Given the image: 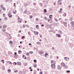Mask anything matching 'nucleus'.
<instances>
[{
    "mask_svg": "<svg viewBox=\"0 0 74 74\" xmlns=\"http://www.w3.org/2000/svg\"><path fill=\"white\" fill-rule=\"evenodd\" d=\"M52 69H55L56 67V65L55 64H52L51 65Z\"/></svg>",
    "mask_w": 74,
    "mask_h": 74,
    "instance_id": "obj_1",
    "label": "nucleus"
},
{
    "mask_svg": "<svg viewBox=\"0 0 74 74\" xmlns=\"http://www.w3.org/2000/svg\"><path fill=\"white\" fill-rule=\"evenodd\" d=\"M71 26L73 27L74 25V21H71Z\"/></svg>",
    "mask_w": 74,
    "mask_h": 74,
    "instance_id": "obj_2",
    "label": "nucleus"
},
{
    "mask_svg": "<svg viewBox=\"0 0 74 74\" xmlns=\"http://www.w3.org/2000/svg\"><path fill=\"white\" fill-rule=\"evenodd\" d=\"M35 34V35H38V32H35L34 31V32Z\"/></svg>",
    "mask_w": 74,
    "mask_h": 74,
    "instance_id": "obj_3",
    "label": "nucleus"
},
{
    "mask_svg": "<svg viewBox=\"0 0 74 74\" xmlns=\"http://www.w3.org/2000/svg\"><path fill=\"white\" fill-rule=\"evenodd\" d=\"M13 13L14 14H15L16 13V11L15 10H14L13 11Z\"/></svg>",
    "mask_w": 74,
    "mask_h": 74,
    "instance_id": "obj_4",
    "label": "nucleus"
},
{
    "mask_svg": "<svg viewBox=\"0 0 74 74\" xmlns=\"http://www.w3.org/2000/svg\"><path fill=\"white\" fill-rule=\"evenodd\" d=\"M58 70H60V69H61V67H60V65L58 66Z\"/></svg>",
    "mask_w": 74,
    "mask_h": 74,
    "instance_id": "obj_5",
    "label": "nucleus"
},
{
    "mask_svg": "<svg viewBox=\"0 0 74 74\" xmlns=\"http://www.w3.org/2000/svg\"><path fill=\"white\" fill-rule=\"evenodd\" d=\"M39 53H40V55H41V54H42L43 53H44V51H39Z\"/></svg>",
    "mask_w": 74,
    "mask_h": 74,
    "instance_id": "obj_6",
    "label": "nucleus"
},
{
    "mask_svg": "<svg viewBox=\"0 0 74 74\" xmlns=\"http://www.w3.org/2000/svg\"><path fill=\"white\" fill-rule=\"evenodd\" d=\"M17 65H20L21 66V62H18L17 63Z\"/></svg>",
    "mask_w": 74,
    "mask_h": 74,
    "instance_id": "obj_7",
    "label": "nucleus"
},
{
    "mask_svg": "<svg viewBox=\"0 0 74 74\" xmlns=\"http://www.w3.org/2000/svg\"><path fill=\"white\" fill-rule=\"evenodd\" d=\"M48 54L47 53H46L45 54V57H46V58H48Z\"/></svg>",
    "mask_w": 74,
    "mask_h": 74,
    "instance_id": "obj_8",
    "label": "nucleus"
},
{
    "mask_svg": "<svg viewBox=\"0 0 74 74\" xmlns=\"http://www.w3.org/2000/svg\"><path fill=\"white\" fill-rule=\"evenodd\" d=\"M61 65L62 66H65V64L63 62L61 63Z\"/></svg>",
    "mask_w": 74,
    "mask_h": 74,
    "instance_id": "obj_9",
    "label": "nucleus"
},
{
    "mask_svg": "<svg viewBox=\"0 0 74 74\" xmlns=\"http://www.w3.org/2000/svg\"><path fill=\"white\" fill-rule=\"evenodd\" d=\"M7 27V25H4L3 27V28L5 29Z\"/></svg>",
    "mask_w": 74,
    "mask_h": 74,
    "instance_id": "obj_10",
    "label": "nucleus"
},
{
    "mask_svg": "<svg viewBox=\"0 0 74 74\" xmlns=\"http://www.w3.org/2000/svg\"><path fill=\"white\" fill-rule=\"evenodd\" d=\"M18 53L19 54H21V53H22V51L21 50H19L18 51Z\"/></svg>",
    "mask_w": 74,
    "mask_h": 74,
    "instance_id": "obj_11",
    "label": "nucleus"
},
{
    "mask_svg": "<svg viewBox=\"0 0 74 74\" xmlns=\"http://www.w3.org/2000/svg\"><path fill=\"white\" fill-rule=\"evenodd\" d=\"M56 36H57L58 37H59L61 36V35H60L59 34H56Z\"/></svg>",
    "mask_w": 74,
    "mask_h": 74,
    "instance_id": "obj_12",
    "label": "nucleus"
},
{
    "mask_svg": "<svg viewBox=\"0 0 74 74\" xmlns=\"http://www.w3.org/2000/svg\"><path fill=\"white\" fill-rule=\"evenodd\" d=\"M34 67L36 68V67H37V65H36V64H34V65L33 66Z\"/></svg>",
    "mask_w": 74,
    "mask_h": 74,
    "instance_id": "obj_13",
    "label": "nucleus"
},
{
    "mask_svg": "<svg viewBox=\"0 0 74 74\" xmlns=\"http://www.w3.org/2000/svg\"><path fill=\"white\" fill-rule=\"evenodd\" d=\"M36 28L37 29H38V25H36Z\"/></svg>",
    "mask_w": 74,
    "mask_h": 74,
    "instance_id": "obj_14",
    "label": "nucleus"
},
{
    "mask_svg": "<svg viewBox=\"0 0 74 74\" xmlns=\"http://www.w3.org/2000/svg\"><path fill=\"white\" fill-rule=\"evenodd\" d=\"M55 62V61H53V60H51V63L52 64V63H54Z\"/></svg>",
    "mask_w": 74,
    "mask_h": 74,
    "instance_id": "obj_15",
    "label": "nucleus"
},
{
    "mask_svg": "<svg viewBox=\"0 0 74 74\" xmlns=\"http://www.w3.org/2000/svg\"><path fill=\"white\" fill-rule=\"evenodd\" d=\"M11 15V14L10 13V12H8V16H9L10 15Z\"/></svg>",
    "mask_w": 74,
    "mask_h": 74,
    "instance_id": "obj_16",
    "label": "nucleus"
},
{
    "mask_svg": "<svg viewBox=\"0 0 74 74\" xmlns=\"http://www.w3.org/2000/svg\"><path fill=\"white\" fill-rule=\"evenodd\" d=\"M9 43L10 44H12V41L11 40H10L9 41Z\"/></svg>",
    "mask_w": 74,
    "mask_h": 74,
    "instance_id": "obj_17",
    "label": "nucleus"
},
{
    "mask_svg": "<svg viewBox=\"0 0 74 74\" xmlns=\"http://www.w3.org/2000/svg\"><path fill=\"white\" fill-rule=\"evenodd\" d=\"M67 57H65L64 58V59L65 60H67Z\"/></svg>",
    "mask_w": 74,
    "mask_h": 74,
    "instance_id": "obj_18",
    "label": "nucleus"
},
{
    "mask_svg": "<svg viewBox=\"0 0 74 74\" xmlns=\"http://www.w3.org/2000/svg\"><path fill=\"white\" fill-rule=\"evenodd\" d=\"M8 72H9V73H10V72H11V70L10 69H8Z\"/></svg>",
    "mask_w": 74,
    "mask_h": 74,
    "instance_id": "obj_19",
    "label": "nucleus"
},
{
    "mask_svg": "<svg viewBox=\"0 0 74 74\" xmlns=\"http://www.w3.org/2000/svg\"><path fill=\"white\" fill-rule=\"evenodd\" d=\"M32 18H33V16H29V18H30V19H32Z\"/></svg>",
    "mask_w": 74,
    "mask_h": 74,
    "instance_id": "obj_20",
    "label": "nucleus"
},
{
    "mask_svg": "<svg viewBox=\"0 0 74 74\" xmlns=\"http://www.w3.org/2000/svg\"><path fill=\"white\" fill-rule=\"evenodd\" d=\"M2 10H3V11H5V8H3Z\"/></svg>",
    "mask_w": 74,
    "mask_h": 74,
    "instance_id": "obj_21",
    "label": "nucleus"
},
{
    "mask_svg": "<svg viewBox=\"0 0 74 74\" xmlns=\"http://www.w3.org/2000/svg\"><path fill=\"white\" fill-rule=\"evenodd\" d=\"M44 19H45V20H47V18L46 17H45Z\"/></svg>",
    "mask_w": 74,
    "mask_h": 74,
    "instance_id": "obj_22",
    "label": "nucleus"
},
{
    "mask_svg": "<svg viewBox=\"0 0 74 74\" xmlns=\"http://www.w3.org/2000/svg\"><path fill=\"white\" fill-rule=\"evenodd\" d=\"M52 16V15H50L49 16V17L50 19H51V16Z\"/></svg>",
    "mask_w": 74,
    "mask_h": 74,
    "instance_id": "obj_23",
    "label": "nucleus"
},
{
    "mask_svg": "<svg viewBox=\"0 0 74 74\" xmlns=\"http://www.w3.org/2000/svg\"><path fill=\"white\" fill-rule=\"evenodd\" d=\"M26 55L27 56H29V53H27Z\"/></svg>",
    "mask_w": 74,
    "mask_h": 74,
    "instance_id": "obj_24",
    "label": "nucleus"
},
{
    "mask_svg": "<svg viewBox=\"0 0 74 74\" xmlns=\"http://www.w3.org/2000/svg\"><path fill=\"white\" fill-rule=\"evenodd\" d=\"M5 29H3V32H5Z\"/></svg>",
    "mask_w": 74,
    "mask_h": 74,
    "instance_id": "obj_25",
    "label": "nucleus"
},
{
    "mask_svg": "<svg viewBox=\"0 0 74 74\" xmlns=\"http://www.w3.org/2000/svg\"><path fill=\"white\" fill-rule=\"evenodd\" d=\"M44 12H47V11L45 9H44Z\"/></svg>",
    "mask_w": 74,
    "mask_h": 74,
    "instance_id": "obj_26",
    "label": "nucleus"
},
{
    "mask_svg": "<svg viewBox=\"0 0 74 74\" xmlns=\"http://www.w3.org/2000/svg\"><path fill=\"white\" fill-rule=\"evenodd\" d=\"M4 19H5V20H7V17H5V18Z\"/></svg>",
    "mask_w": 74,
    "mask_h": 74,
    "instance_id": "obj_27",
    "label": "nucleus"
},
{
    "mask_svg": "<svg viewBox=\"0 0 74 74\" xmlns=\"http://www.w3.org/2000/svg\"><path fill=\"white\" fill-rule=\"evenodd\" d=\"M37 44H40V42H37Z\"/></svg>",
    "mask_w": 74,
    "mask_h": 74,
    "instance_id": "obj_28",
    "label": "nucleus"
},
{
    "mask_svg": "<svg viewBox=\"0 0 74 74\" xmlns=\"http://www.w3.org/2000/svg\"><path fill=\"white\" fill-rule=\"evenodd\" d=\"M28 34L29 35H30V32H28Z\"/></svg>",
    "mask_w": 74,
    "mask_h": 74,
    "instance_id": "obj_29",
    "label": "nucleus"
},
{
    "mask_svg": "<svg viewBox=\"0 0 74 74\" xmlns=\"http://www.w3.org/2000/svg\"><path fill=\"white\" fill-rule=\"evenodd\" d=\"M9 16L10 18H11V17H12V15H11V16Z\"/></svg>",
    "mask_w": 74,
    "mask_h": 74,
    "instance_id": "obj_30",
    "label": "nucleus"
},
{
    "mask_svg": "<svg viewBox=\"0 0 74 74\" xmlns=\"http://www.w3.org/2000/svg\"><path fill=\"white\" fill-rule=\"evenodd\" d=\"M24 37H25V36H24L22 37L21 38L22 39H23V38H24Z\"/></svg>",
    "mask_w": 74,
    "mask_h": 74,
    "instance_id": "obj_31",
    "label": "nucleus"
},
{
    "mask_svg": "<svg viewBox=\"0 0 74 74\" xmlns=\"http://www.w3.org/2000/svg\"><path fill=\"white\" fill-rule=\"evenodd\" d=\"M60 1V0H59L58 1V3H59Z\"/></svg>",
    "mask_w": 74,
    "mask_h": 74,
    "instance_id": "obj_32",
    "label": "nucleus"
},
{
    "mask_svg": "<svg viewBox=\"0 0 74 74\" xmlns=\"http://www.w3.org/2000/svg\"><path fill=\"white\" fill-rule=\"evenodd\" d=\"M67 73H70V71H66Z\"/></svg>",
    "mask_w": 74,
    "mask_h": 74,
    "instance_id": "obj_33",
    "label": "nucleus"
},
{
    "mask_svg": "<svg viewBox=\"0 0 74 74\" xmlns=\"http://www.w3.org/2000/svg\"><path fill=\"white\" fill-rule=\"evenodd\" d=\"M18 18L17 19L18 20L19 19H20V18H19V17L18 16Z\"/></svg>",
    "mask_w": 74,
    "mask_h": 74,
    "instance_id": "obj_34",
    "label": "nucleus"
},
{
    "mask_svg": "<svg viewBox=\"0 0 74 74\" xmlns=\"http://www.w3.org/2000/svg\"><path fill=\"white\" fill-rule=\"evenodd\" d=\"M18 22H20V23H21V21H18Z\"/></svg>",
    "mask_w": 74,
    "mask_h": 74,
    "instance_id": "obj_35",
    "label": "nucleus"
},
{
    "mask_svg": "<svg viewBox=\"0 0 74 74\" xmlns=\"http://www.w3.org/2000/svg\"><path fill=\"white\" fill-rule=\"evenodd\" d=\"M54 5H56V3L55 2H54Z\"/></svg>",
    "mask_w": 74,
    "mask_h": 74,
    "instance_id": "obj_36",
    "label": "nucleus"
},
{
    "mask_svg": "<svg viewBox=\"0 0 74 74\" xmlns=\"http://www.w3.org/2000/svg\"><path fill=\"white\" fill-rule=\"evenodd\" d=\"M27 12V11L25 10L24 11L25 13H26V12Z\"/></svg>",
    "mask_w": 74,
    "mask_h": 74,
    "instance_id": "obj_37",
    "label": "nucleus"
},
{
    "mask_svg": "<svg viewBox=\"0 0 74 74\" xmlns=\"http://www.w3.org/2000/svg\"><path fill=\"white\" fill-rule=\"evenodd\" d=\"M68 7L69 8H70V7H71V5H70Z\"/></svg>",
    "mask_w": 74,
    "mask_h": 74,
    "instance_id": "obj_38",
    "label": "nucleus"
},
{
    "mask_svg": "<svg viewBox=\"0 0 74 74\" xmlns=\"http://www.w3.org/2000/svg\"><path fill=\"white\" fill-rule=\"evenodd\" d=\"M14 54L15 55H16V52L14 53Z\"/></svg>",
    "mask_w": 74,
    "mask_h": 74,
    "instance_id": "obj_39",
    "label": "nucleus"
},
{
    "mask_svg": "<svg viewBox=\"0 0 74 74\" xmlns=\"http://www.w3.org/2000/svg\"><path fill=\"white\" fill-rule=\"evenodd\" d=\"M34 62H36V60H34Z\"/></svg>",
    "mask_w": 74,
    "mask_h": 74,
    "instance_id": "obj_40",
    "label": "nucleus"
},
{
    "mask_svg": "<svg viewBox=\"0 0 74 74\" xmlns=\"http://www.w3.org/2000/svg\"><path fill=\"white\" fill-rule=\"evenodd\" d=\"M14 73H16L17 72V71H14Z\"/></svg>",
    "mask_w": 74,
    "mask_h": 74,
    "instance_id": "obj_41",
    "label": "nucleus"
},
{
    "mask_svg": "<svg viewBox=\"0 0 74 74\" xmlns=\"http://www.w3.org/2000/svg\"><path fill=\"white\" fill-rule=\"evenodd\" d=\"M36 21H37V20L38 21V18H36Z\"/></svg>",
    "mask_w": 74,
    "mask_h": 74,
    "instance_id": "obj_42",
    "label": "nucleus"
},
{
    "mask_svg": "<svg viewBox=\"0 0 74 74\" xmlns=\"http://www.w3.org/2000/svg\"><path fill=\"white\" fill-rule=\"evenodd\" d=\"M59 4H60V5H62V3L60 2V3H59Z\"/></svg>",
    "mask_w": 74,
    "mask_h": 74,
    "instance_id": "obj_43",
    "label": "nucleus"
},
{
    "mask_svg": "<svg viewBox=\"0 0 74 74\" xmlns=\"http://www.w3.org/2000/svg\"><path fill=\"white\" fill-rule=\"evenodd\" d=\"M25 57V55H23V58H24Z\"/></svg>",
    "mask_w": 74,
    "mask_h": 74,
    "instance_id": "obj_44",
    "label": "nucleus"
},
{
    "mask_svg": "<svg viewBox=\"0 0 74 74\" xmlns=\"http://www.w3.org/2000/svg\"><path fill=\"white\" fill-rule=\"evenodd\" d=\"M14 63H15V65H16V62H14Z\"/></svg>",
    "mask_w": 74,
    "mask_h": 74,
    "instance_id": "obj_45",
    "label": "nucleus"
},
{
    "mask_svg": "<svg viewBox=\"0 0 74 74\" xmlns=\"http://www.w3.org/2000/svg\"><path fill=\"white\" fill-rule=\"evenodd\" d=\"M60 11H62V8H61L60 9Z\"/></svg>",
    "mask_w": 74,
    "mask_h": 74,
    "instance_id": "obj_46",
    "label": "nucleus"
},
{
    "mask_svg": "<svg viewBox=\"0 0 74 74\" xmlns=\"http://www.w3.org/2000/svg\"><path fill=\"white\" fill-rule=\"evenodd\" d=\"M47 21H48V22H49L50 21V20H49V19H47Z\"/></svg>",
    "mask_w": 74,
    "mask_h": 74,
    "instance_id": "obj_47",
    "label": "nucleus"
},
{
    "mask_svg": "<svg viewBox=\"0 0 74 74\" xmlns=\"http://www.w3.org/2000/svg\"><path fill=\"white\" fill-rule=\"evenodd\" d=\"M28 45H32V44H31V43H29V44H28Z\"/></svg>",
    "mask_w": 74,
    "mask_h": 74,
    "instance_id": "obj_48",
    "label": "nucleus"
},
{
    "mask_svg": "<svg viewBox=\"0 0 74 74\" xmlns=\"http://www.w3.org/2000/svg\"><path fill=\"white\" fill-rule=\"evenodd\" d=\"M10 64H12V62H10Z\"/></svg>",
    "mask_w": 74,
    "mask_h": 74,
    "instance_id": "obj_49",
    "label": "nucleus"
},
{
    "mask_svg": "<svg viewBox=\"0 0 74 74\" xmlns=\"http://www.w3.org/2000/svg\"><path fill=\"white\" fill-rule=\"evenodd\" d=\"M52 49H53V50L54 49V47H52Z\"/></svg>",
    "mask_w": 74,
    "mask_h": 74,
    "instance_id": "obj_50",
    "label": "nucleus"
},
{
    "mask_svg": "<svg viewBox=\"0 0 74 74\" xmlns=\"http://www.w3.org/2000/svg\"><path fill=\"white\" fill-rule=\"evenodd\" d=\"M3 61H4V60H2L1 61V62H3Z\"/></svg>",
    "mask_w": 74,
    "mask_h": 74,
    "instance_id": "obj_51",
    "label": "nucleus"
},
{
    "mask_svg": "<svg viewBox=\"0 0 74 74\" xmlns=\"http://www.w3.org/2000/svg\"><path fill=\"white\" fill-rule=\"evenodd\" d=\"M41 26H42V27L44 26V25H41Z\"/></svg>",
    "mask_w": 74,
    "mask_h": 74,
    "instance_id": "obj_52",
    "label": "nucleus"
},
{
    "mask_svg": "<svg viewBox=\"0 0 74 74\" xmlns=\"http://www.w3.org/2000/svg\"><path fill=\"white\" fill-rule=\"evenodd\" d=\"M57 59H59V57L58 56L57 57Z\"/></svg>",
    "mask_w": 74,
    "mask_h": 74,
    "instance_id": "obj_53",
    "label": "nucleus"
},
{
    "mask_svg": "<svg viewBox=\"0 0 74 74\" xmlns=\"http://www.w3.org/2000/svg\"><path fill=\"white\" fill-rule=\"evenodd\" d=\"M24 59H26V57H25L24 58Z\"/></svg>",
    "mask_w": 74,
    "mask_h": 74,
    "instance_id": "obj_54",
    "label": "nucleus"
},
{
    "mask_svg": "<svg viewBox=\"0 0 74 74\" xmlns=\"http://www.w3.org/2000/svg\"><path fill=\"white\" fill-rule=\"evenodd\" d=\"M0 28L1 29V28H2V27H1V26H0Z\"/></svg>",
    "mask_w": 74,
    "mask_h": 74,
    "instance_id": "obj_55",
    "label": "nucleus"
},
{
    "mask_svg": "<svg viewBox=\"0 0 74 74\" xmlns=\"http://www.w3.org/2000/svg\"><path fill=\"white\" fill-rule=\"evenodd\" d=\"M40 74H42V72H40Z\"/></svg>",
    "mask_w": 74,
    "mask_h": 74,
    "instance_id": "obj_56",
    "label": "nucleus"
},
{
    "mask_svg": "<svg viewBox=\"0 0 74 74\" xmlns=\"http://www.w3.org/2000/svg\"><path fill=\"white\" fill-rule=\"evenodd\" d=\"M30 71H33V70L30 69Z\"/></svg>",
    "mask_w": 74,
    "mask_h": 74,
    "instance_id": "obj_57",
    "label": "nucleus"
},
{
    "mask_svg": "<svg viewBox=\"0 0 74 74\" xmlns=\"http://www.w3.org/2000/svg\"><path fill=\"white\" fill-rule=\"evenodd\" d=\"M39 41H42L41 39H40Z\"/></svg>",
    "mask_w": 74,
    "mask_h": 74,
    "instance_id": "obj_58",
    "label": "nucleus"
},
{
    "mask_svg": "<svg viewBox=\"0 0 74 74\" xmlns=\"http://www.w3.org/2000/svg\"><path fill=\"white\" fill-rule=\"evenodd\" d=\"M40 37H41H41H42V36L41 35L40 36Z\"/></svg>",
    "mask_w": 74,
    "mask_h": 74,
    "instance_id": "obj_59",
    "label": "nucleus"
},
{
    "mask_svg": "<svg viewBox=\"0 0 74 74\" xmlns=\"http://www.w3.org/2000/svg\"><path fill=\"white\" fill-rule=\"evenodd\" d=\"M32 69V68H31V67H30L29 68V69Z\"/></svg>",
    "mask_w": 74,
    "mask_h": 74,
    "instance_id": "obj_60",
    "label": "nucleus"
},
{
    "mask_svg": "<svg viewBox=\"0 0 74 74\" xmlns=\"http://www.w3.org/2000/svg\"><path fill=\"white\" fill-rule=\"evenodd\" d=\"M34 5H36V3H34Z\"/></svg>",
    "mask_w": 74,
    "mask_h": 74,
    "instance_id": "obj_61",
    "label": "nucleus"
},
{
    "mask_svg": "<svg viewBox=\"0 0 74 74\" xmlns=\"http://www.w3.org/2000/svg\"><path fill=\"white\" fill-rule=\"evenodd\" d=\"M19 32L20 33H21V31H19Z\"/></svg>",
    "mask_w": 74,
    "mask_h": 74,
    "instance_id": "obj_62",
    "label": "nucleus"
},
{
    "mask_svg": "<svg viewBox=\"0 0 74 74\" xmlns=\"http://www.w3.org/2000/svg\"><path fill=\"white\" fill-rule=\"evenodd\" d=\"M14 6H15V3H14Z\"/></svg>",
    "mask_w": 74,
    "mask_h": 74,
    "instance_id": "obj_63",
    "label": "nucleus"
},
{
    "mask_svg": "<svg viewBox=\"0 0 74 74\" xmlns=\"http://www.w3.org/2000/svg\"><path fill=\"white\" fill-rule=\"evenodd\" d=\"M20 44H22V42H20Z\"/></svg>",
    "mask_w": 74,
    "mask_h": 74,
    "instance_id": "obj_64",
    "label": "nucleus"
}]
</instances>
